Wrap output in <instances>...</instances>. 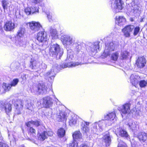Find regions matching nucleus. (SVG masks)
Returning a JSON list of instances; mask_svg holds the SVG:
<instances>
[{
	"instance_id": "f257e3e1",
	"label": "nucleus",
	"mask_w": 147,
	"mask_h": 147,
	"mask_svg": "<svg viewBox=\"0 0 147 147\" xmlns=\"http://www.w3.org/2000/svg\"><path fill=\"white\" fill-rule=\"evenodd\" d=\"M63 51L57 44L51 45L49 48V53L53 56H58L60 59L63 55Z\"/></svg>"
},
{
	"instance_id": "f03ea898",
	"label": "nucleus",
	"mask_w": 147,
	"mask_h": 147,
	"mask_svg": "<svg viewBox=\"0 0 147 147\" xmlns=\"http://www.w3.org/2000/svg\"><path fill=\"white\" fill-rule=\"evenodd\" d=\"M48 88L47 86L43 84H39L37 86H34L31 90L32 92L36 94L37 93L42 94H46L48 92Z\"/></svg>"
},
{
	"instance_id": "7ed1b4c3",
	"label": "nucleus",
	"mask_w": 147,
	"mask_h": 147,
	"mask_svg": "<svg viewBox=\"0 0 147 147\" xmlns=\"http://www.w3.org/2000/svg\"><path fill=\"white\" fill-rule=\"evenodd\" d=\"M63 44L66 46H73L75 43V38L70 35H64L62 38Z\"/></svg>"
},
{
	"instance_id": "20e7f679",
	"label": "nucleus",
	"mask_w": 147,
	"mask_h": 147,
	"mask_svg": "<svg viewBox=\"0 0 147 147\" xmlns=\"http://www.w3.org/2000/svg\"><path fill=\"white\" fill-rule=\"evenodd\" d=\"M12 102L13 103L16 109V112L18 114H20L23 107L24 103L20 99H13Z\"/></svg>"
},
{
	"instance_id": "39448f33",
	"label": "nucleus",
	"mask_w": 147,
	"mask_h": 147,
	"mask_svg": "<svg viewBox=\"0 0 147 147\" xmlns=\"http://www.w3.org/2000/svg\"><path fill=\"white\" fill-rule=\"evenodd\" d=\"M124 3L121 0H116L112 5V8L115 9L116 13L119 12L123 8Z\"/></svg>"
},
{
	"instance_id": "423d86ee",
	"label": "nucleus",
	"mask_w": 147,
	"mask_h": 147,
	"mask_svg": "<svg viewBox=\"0 0 147 147\" xmlns=\"http://www.w3.org/2000/svg\"><path fill=\"white\" fill-rule=\"evenodd\" d=\"M29 24L30 29L34 32H37L42 28V25L38 22L32 21Z\"/></svg>"
},
{
	"instance_id": "0eeeda50",
	"label": "nucleus",
	"mask_w": 147,
	"mask_h": 147,
	"mask_svg": "<svg viewBox=\"0 0 147 147\" xmlns=\"http://www.w3.org/2000/svg\"><path fill=\"white\" fill-rule=\"evenodd\" d=\"M0 109L4 111L7 114H9L12 110L11 105L8 102H2L0 104Z\"/></svg>"
},
{
	"instance_id": "6e6552de",
	"label": "nucleus",
	"mask_w": 147,
	"mask_h": 147,
	"mask_svg": "<svg viewBox=\"0 0 147 147\" xmlns=\"http://www.w3.org/2000/svg\"><path fill=\"white\" fill-rule=\"evenodd\" d=\"M115 49V45L113 42H111L106 44L103 54L105 57H107L110 54V52L114 51Z\"/></svg>"
},
{
	"instance_id": "1a4fd4ad",
	"label": "nucleus",
	"mask_w": 147,
	"mask_h": 147,
	"mask_svg": "<svg viewBox=\"0 0 147 147\" xmlns=\"http://www.w3.org/2000/svg\"><path fill=\"white\" fill-rule=\"evenodd\" d=\"M146 62V59L144 57H139L136 59V64L138 68H142L145 66Z\"/></svg>"
},
{
	"instance_id": "9d476101",
	"label": "nucleus",
	"mask_w": 147,
	"mask_h": 147,
	"mask_svg": "<svg viewBox=\"0 0 147 147\" xmlns=\"http://www.w3.org/2000/svg\"><path fill=\"white\" fill-rule=\"evenodd\" d=\"M130 106L129 103H126L119 107L118 109L121 113L125 114L130 112Z\"/></svg>"
},
{
	"instance_id": "9b49d317",
	"label": "nucleus",
	"mask_w": 147,
	"mask_h": 147,
	"mask_svg": "<svg viewBox=\"0 0 147 147\" xmlns=\"http://www.w3.org/2000/svg\"><path fill=\"white\" fill-rule=\"evenodd\" d=\"M36 38L39 42H44L47 40V34L44 31H40L37 34Z\"/></svg>"
},
{
	"instance_id": "f8f14e48",
	"label": "nucleus",
	"mask_w": 147,
	"mask_h": 147,
	"mask_svg": "<svg viewBox=\"0 0 147 147\" xmlns=\"http://www.w3.org/2000/svg\"><path fill=\"white\" fill-rule=\"evenodd\" d=\"M134 26L133 25H129L126 26L122 29V32L124 36L129 37L130 36V32H132Z\"/></svg>"
},
{
	"instance_id": "ddd939ff",
	"label": "nucleus",
	"mask_w": 147,
	"mask_h": 147,
	"mask_svg": "<svg viewBox=\"0 0 147 147\" xmlns=\"http://www.w3.org/2000/svg\"><path fill=\"white\" fill-rule=\"evenodd\" d=\"M53 132L51 131H46L45 130L43 132L40 134L38 138L39 140L43 141L47 138V136H51L53 135Z\"/></svg>"
},
{
	"instance_id": "4468645a",
	"label": "nucleus",
	"mask_w": 147,
	"mask_h": 147,
	"mask_svg": "<svg viewBox=\"0 0 147 147\" xmlns=\"http://www.w3.org/2000/svg\"><path fill=\"white\" fill-rule=\"evenodd\" d=\"M30 67L32 69H36L38 70L40 69V64L38 62L34 59H31L30 61Z\"/></svg>"
},
{
	"instance_id": "2eb2a0df",
	"label": "nucleus",
	"mask_w": 147,
	"mask_h": 147,
	"mask_svg": "<svg viewBox=\"0 0 147 147\" xmlns=\"http://www.w3.org/2000/svg\"><path fill=\"white\" fill-rule=\"evenodd\" d=\"M53 104L52 99L50 97L47 96L43 98L42 105L44 107L46 108H49Z\"/></svg>"
},
{
	"instance_id": "dca6fc26",
	"label": "nucleus",
	"mask_w": 147,
	"mask_h": 147,
	"mask_svg": "<svg viewBox=\"0 0 147 147\" xmlns=\"http://www.w3.org/2000/svg\"><path fill=\"white\" fill-rule=\"evenodd\" d=\"M66 114L62 111H59L57 114V120L58 121H64L67 119Z\"/></svg>"
},
{
	"instance_id": "f3484780",
	"label": "nucleus",
	"mask_w": 147,
	"mask_h": 147,
	"mask_svg": "<svg viewBox=\"0 0 147 147\" xmlns=\"http://www.w3.org/2000/svg\"><path fill=\"white\" fill-rule=\"evenodd\" d=\"M140 78L138 76L134 74H132L130 77V81L132 85L136 86L140 80Z\"/></svg>"
},
{
	"instance_id": "a211bd4d",
	"label": "nucleus",
	"mask_w": 147,
	"mask_h": 147,
	"mask_svg": "<svg viewBox=\"0 0 147 147\" xmlns=\"http://www.w3.org/2000/svg\"><path fill=\"white\" fill-rule=\"evenodd\" d=\"M15 27V25L11 21H7L5 24L4 28L7 31H10L13 30Z\"/></svg>"
},
{
	"instance_id": "6ab92c4d",
	"label": "nucleus",
	"mask_w": 147,
	"mask_h": 147,
	"mask_svg": "<svg viewBox=\"0 0 147 147\" xmlns=\"http://www.w3.org/2000/svg\"><path fill=\"white\" fill-rule=\"evenodd\" d=\"M10 89L9 85L5 83L3 84L2 86L0 85V95L8 91Z\"/></svg>"
},
{
	"instance_id": "aec40b11",
	"label": "nucleus",
	"mask_w": 147,
	"mask_h": 147,
	"mask_svg": "<svg viewBox=\"0 0 147 147\" xmlns=\"http://www.w3.org/2000/svg\"><path fill=\"white\" fill-rule=\"evenodd\" d=\"M126 22L125 18L123 16H117L115 23L118 25L121 26L125 24Z\"/></svg>"
},
{
	"instance_id": "412c9836",
	"label": "nucleus",
	"mask_w": 147,
	"mask_h": 147,
	"mask_svg": "<svg viewBox=\"0 0 147 147\" xmlns=\"http://www.w3.org/2000/svg\"><path fill=\"white\" fill-rule=\"evenodd\" d=\"M81 65L82 64L81 63H79L78 62H76L75 63L71 62L70 63H67V64L65 63L62 64L61 65V67L62 68H64L67 67H75L78 65Z\"/></svg>"
},
{
	"instance_id": "4be33fe9",
	"label": "nucleus",
	"mask_w": 147,
	"mask_h": 147,
	"mask_svg": "<svg viewBox=\"0 0 147 147\" xmlns=\"http://www.w3.org/2000/svg\"><path fill=\"white\" fill-rule=\"evenodd\" d=\"M73 137L74 140H77L81 142L83 141L82 134L79 131L74 132L73 134Z\"/></svg>"
},
{
	"instance_id": "5701e85b",
	"label": "nucleus",
	"mask_w": 147,
	"mask_h": 147,
	"mask_svg": "<svg viewBox=\"0 0 147 147\" xmlns=\"http://www.w3.org/2000/svg\"><path fill=\"white\" fill-rule=\"evenodd\" d=\"M99 42H96L92 44L90 47V50L93 53H96L97 49H99Z\"/></svg>"
},
{
	"instance_id": "b1692460",
	"label": "nucleus",
	"mask_w": 147,
	"mask_h": 147,
	"mask_svg": "<svg viewBox=\"0 0 147 147\" xmlns=\"http://www.w3.org/2000/svg\"><path fill=\"white\" fill-rule=\"evenodd\" d=\"M103 141L104 142L106 146H109L111 141V138L108 133L106 134L103 137Z\"/></svg>"
},
{
	"instance_id": "393cba45",
	"label": "nucleus",
	"mask_w": 147,
	"mask_h": 147,
	"mask_svg": "<svg viewBox=\"0 0 147 147\" xmlns=\"http://www.w3.org/2000/svg\"><path fill=\"white\" fill-rule=\"evenodd\" d=\"M140 141L145 142L147 140V134L144 132H140L137 136Z\"/></svg>"
},
{
	"instance_id": "a878e982",
	"label": "nucleus",
	"mask_w": 147,
	"mask_h": 147,
	"mask_svg": "<svg viewBox=\"0 0 147 147\" xmlns=\"http://www.w3.org/2000/svg\"><path fill=\"white\" fill-rule=\"evenodd\" d=\"M55 74L53 70H51L46 73L45 75V76L46 78L48 79L49 80V78L51 80H53L54 79L55 76Z\"/></svg>"
},
{
	"instance_id": "bb28decb",
	"label": "nucleus",
	"mask_w": 147,
	"mask_h": 147,
	"mask_svg": "<svg viewBox=\"0 0 147 147\" xmlns=\"http://www.w3.org/2000/svg\"><path fill=\"white\" fill-rule=\"evenodd\" d=\"M32 47L33 49L35 50L38 53L40 52L42 53L44 51L43 49L40 48V46L35 43L32 44Z\"/></svg>"
},
{
	"instance_id": "cd10ccee",
	"label": "nucleus",
	"mask_w": 147,
	"mask_h": 147,
	"mask_svg": "<svg viewBox=\"0 0 147 147\" xmlns=\"http://www.w3.org/2000/svg\"><path fill=\"white\" fill-rule=\"evenodd\" d=\"M104 124V121H99L98 123H95L94 124H93L94 128L95 129V130L96 131L97 129V126L98 125V127H99L100 131H101L102 130V127L103 126Z\"/></svg>"
},
{
	"instance_id": "c85d7f7f",
	"label": "nucleus",
	"mask_w": 147,
	"mask_h": 147,
	"mask_svg": "<svg viewBox=\"0 0 147 147\" xmlns=\"http://www.w3.org/2000/svg\"><path fill=\"white\" fill-rule=\"evenodd\" d=\"M115 115L113 112L109 113L105 115L104 118L105 120H113L115 118Z\"/></svg>"
},
{
	"instance_id": "c756f323",
	"label": "nucleus",
	"mask_w": 147,
	"mask_h": 147,
	"mask_svg": "<svg viewBox=\"0 0 147 147\" xmlns=\"http://www.w3.org/2000/svg\"><path fill=\"white\" fill-rule=\"evenodd\" d=\"M23 37H20L18 38L15 42V44L18 47H22L24 45L25 42L23 40Z\"/></svg>"
},
{
	"instance_id": "7c9ffc66",
	"label": "nucleus",
	"mask_w": 147,
	"mask_h": 147,
	"mask_svg": "<svg viewBox=\"0 0 147 147\" xmlns=\"http://www.w3.org/2000/svg\"><path fill=\"white\" fill-rule=\"evenodd\" d=\"M31 124L34 125L36 127H38L40 125V122L38 120L34 121H32L26 123V125L28 127H30Z\"/></svg>"
},
{
	"instance_id": "2f4dec72",
	"label": "nucleus",
	"mask_w": 147,
	"mask_h": 147,
	"mask_svg": "<svg viewBox=\"0 0 147 147\" xmlns=\"http://www.w3.org/2000/svg\"><path fill=\"white\" fill-rule=\"evenodd\" d=\"M129 126L131 129L132 130H135L137 129L138 127V125L137 122L131 121L129 122L128 123Z\"/></svg>"
},
{
	"instance_id": "473e14b6",
	"label": "nucleus",
	"mask_w": 147,
	"mask_h": 147,
	"mask_svg": "<svg viewBox=\"0 0 147 147\" xmlns=\"http://www.w3.org/2000/svg\"><path fill=\"white\" fill-rule=\"evenodd\" d=\"M50 35L54 39L58 38V34L56 29H51L50 30Z\"/></svg>"
},
{
	"instance_id": "72a5a7b5",
	"label": "nucleus",
	"mask_w": 147,
	"mask_h": 147,
	"mask_svg": "<svg viewBox=\"0 0 147 147\" xmlns=\"http://www.w3.org/2000/svg\"><path fill=\"white\" fill-rule=\"evenodd\" d=\"M36 130L32 127H30L28 129V134L33 137H35L36 135Z\"/></svg>"
},
{
	"instance_id": "f704fd0d",
	"label": "nucleus",
	"mask_w": 147,
	"mask_h": 147,
	"mask_svg": "<svg viewBox=\"0 0 147 147\" xmlns=\"http://www.w3.org/2000/svg\"><path fill=\"white\" fill-rule=\"evenodd\" d=\"M81 129L82 132L87 133L89 131V127L86 125L85 124H82Z\"/></svg>"
},
{
	"instance_id": "c9c22d12",
	"label": "nucleus",
	"mask_w": 147,
	"mask_h": 147,
	"mask_svg": "<svg viewBox=\"0 0 147 147\" xmlns=\"http://www.w3.org/2000/svg\"><path fill=\"white\" fill-rule=\"evenodd\" d=\"M25 29L21 28H20L18 32V36L20 37H22L25 32Z\"/></svg>"
},
{
	"instance_id": "e433bc0d",
	"label": "nucleus",
	"mask_w": 147,
	"mask_h": 147,
	"mask_svg": "<svg viewBox=\"0 0 147 147\" xmlns=\"http://www.w3.org/2000/svg\"><path fill=\"white\" fill-rule=\"evenodd\" d=\"M2 3L4 9H7V7L9 5V2L8 0H3Z\"/></svg>"
},
{
	"instance_id": "4c0bfd02",
	"label": "nucleus",
	"mask_w": 147,
	"mask_h": 147,
	"mask_svg": "<svg viewBox=\"0 0 147 147\" xmlns=\"http://www.w3.org/2000/svg\"><path fill=\"white\" fill-rule=\"evenodd\" d=\"M138 83L140 87L141 88H144L147 85V80H139Z\"/></svg>"
},
{
	"instance_id": "58836bf2",
	"label": "nucleus",
	"mask_w": 147,
	"mask_h": 147,
	"mask_svg": "<svg viewBox=\"0 0 147 147\" xmlns=\"http://www.w3.org/2000/svg\"><path fill=\"white\" fill-rule=\"evenodd\" d=\"M65 131L63 128H61L57 131L58 135L60 137H63L65 135Z\"/></svg>"
},
{
	"instance_id": "ea45409f",
	"label": "nucleus",
	"mask_w": 147,
	"mask_h": 147,
	"mask_svg": "<svg viewBox=\"0 0 147 147\" xmlns=\"http://www.w3.org/2000/svg\"><path fill=\"white\" fill-rule=\"evenodd\" d=\"M77 120L76 118L75 117L71 118L69 119V125L71 126H73L75 125L76 123Z\"/></svg>"
},
{
	"instance_id": "a19ab883",
	"label": "nucleus",
	"mask_w": 147,
	"mask_h": 147,
	"mask_svg": "<svg viewBox=\"0 0 147 147\" xmlns=\"http://www.w3.org/2000/svg\"><path fill=\"white\" fill-rule=\"evenodd\" d=\"M119 135L122 137H127L128 136V134L127 132L121 129L119 132Z\"/></svg>"
},
{
	"instance_id": "79ce46f5",
	"label": "nucleus",
	"mask_w": 147,
	"mask_h": 147,
	"mask_svg": "<svg viewBox=\"0 0 147 147\" xmlns=\"http://www.w3.org/2000/svg\"><path fill=\"white\" fill-rule=\"evenodd\" d=\"M26 106L27 109H28L29 111H34V105H33L30 103H29L26 105Z\"/></svg>"
},
{
	"instance_id": "37998d69",
	"label": "nucleus",
	"mask_w": 147,
	"mask_h": 147,
	"mask_svg": "<svg viewBox=\"0 0 147 147\" xmlns=\"http://www.w3.org/2000/svg\"><path fill=\"white\" fill-rule=\"evenodd\" d=\"M19 82V80L17 79H14L11 82V84H9L10 86V89L11 86H16Z\"/></svg>"
},
{
	"instance_id": "c03bdc74",
	"label": "nucleus",
	"mask_w": 147,
	"mask_h": 147,
	"mask_svg": "<svg viewBox=\"0 0 147 147\" xmlns=\"http://www.w3.org/2000/svg\"><path fill=\"white\" fill-rule=\"evenodd\" d=\"M31 10L32 14H36L38 13V9L37 8H35L34 7H30Z\"/></svg>"
},
{
	"instance_id": "a18cd8bd",
	"label": "nucleus",
	"mask_w": 147,
	"mask_h": 147,
	"mask_svg": "<svg viewBox=\"0 0 147 147\" xmlns=\"http://www.w3.org/2000/svg\"><path fill=\"white\" fill-rule=\"evenodd\" d=\"M119 57V53L116 52L113 53L111 56L112 59L114 61H116L118 59Z\"/></svg>"
},
{
	"instance_id": "49530a36",
	"label": "nucleus",
	"mask_w": 147,
	"mask_h": 147,
	"mask_svg": "<svg viewBox=\"0 0 147 147\" xmlns=\"http://www.w3.org/2000/svg\"><path fill=\"white\" fill-rule=\"evenodd\" d=\"M133 34L134 36L137 35L139 33L140 31V28L139 26H136L134 28Z\"/></svg>"
},
{
	"instance_id": "de8ad7c7",
	"label": "nucleus",
	"mask_w": 147,
	"mask_h": 147,
	"mask_svg": "<svg viewBox=\"0 0 147 147\" xmlns=\"http://www.w3.org/2000/svg\"><path fill=\"white\" fill-rule=\"evenodd\" d=\"M128 53L126 51L122 52L121 53V57L123 59H126L128 55Z\"/></svg>"
},
{
	"instance_id": "09e8293b",
	"label": "nucleus",
	"mask_w": 147,
	"mask_h": 147,
	"mask_svg": "<svg viewBox=\"0 0 147 147\" xmlns=\"http://www.w3.org/2000/svg\"><path fill=\"white\" fill-rule=\"evenodd\" d=\"M120 141H119V143L118 144V147H127L125 143L121 140H120Z\"/></svg>"
},
{
	"instance_id": "8fccbe9b",
	"label": "nucleus",
	"mask_w": 147,
	"mask_h": 147,
	"mask_svg": "<svg viewBox=\"0 0 147 147\" xmlns=\"http://www.w3.org/2000/svg\"><path fill=\"white\" fill-rule=\"evenodd\" d=\"M30 7H27L25 9V12L27 15L32 14Z\"/></svg>"
},
{
	"instance_id": "3c124183",
	"label": "nucleus",
	"mask_w": 147,
	"mask_h": 147,
	"mask_svg": "<svg viewBox=\"0 0 147 147\" xmlns=\"http://www.w3.org/2000/svg\"><path fill=\"white\" fill-rule=\"evenodd\" d=\"M47 15L49 21H51L52 20V16L50 13L47 12L46 13Z\"/></svg>"
},
{
	"instance_id": "603ef678",
	"label": "nucleus",
	"mask_w": 147,
	"mask_h": 147,
	"mask_svg": "<svg viewBox=\"0 0 147 147\" xmlns=\"http://www.w3.org/2000/svg\"><path fill=\"white\" fill-rule=\"evenodd\" d=\"M0 147H9L8 145L3 142H0Z\"/></svg>"
},
{
	"instance_id": "864d4df0",
	"label": "nucleus",
	"mask_w": 147,
	"mask_h": 147,
	"mask_svg": "<svg viewBox=\"0 0 147 147\" xmlns=\"http://www.w3.org/2000/svg\"><path fill=\"white\" fill-rule=\"evenodd\" d=\"M32 3L36 4L40 3L42 2V0H31Z\"/></svg>"
},
{
	"instance_id": "5fc2aeb1",
	"label": "nucleus",
	"mask_w": 147,
	"mask_h": 147,
	"mask_svg": "<svg viewBox=\"0 0 147 147\" xmlns=\"http://www.w3.org/2000/svg\"><path fill=\"white\" fill-rule=\"evenodd\" d=\"M90 124V122H84V123H82V124H85L86 126H88Z\"/></svg>"
},
{
	"instance_id": "6e6d98bb",
	"label": "nucleus",
	"mask_w": 147,
	"mask_h": 147,
	"mask_svg": "<svg viewBox=\"0 0 147 147\" xmlns=\"http://www.w3.org/2000/svg\"><path fill=\"white\" fill-rule=\"evenodd\" d=\"M143 19H144V18H140V22H143Z\"/></svg>"
}]
</instances>
